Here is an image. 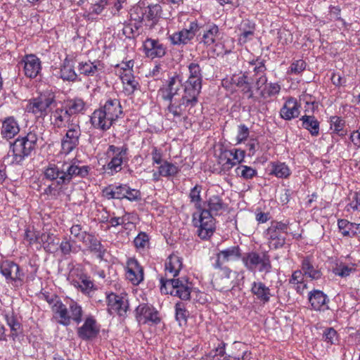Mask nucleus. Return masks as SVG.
I'll list each match as a JSON object with an SVG mask.
<instances>
[{
    "mask_svg": "<svg viewBox=\"0 0 360 360\" xmlns=\"http://www.w3.org/2000/svg\"><path fill=\"white\" fill-rule=\"evenodd\" d=\"M198 95L184 90V95L180 99L169 101L167 110L174 117L186 118L187 117L186 112L191 114L192 108L198 103Z\"/></svg>",
    "mask_w": 360,
    "mask_h": 360,
    "instance_id": "obj_4",
    "label": "nucleus"
},
{
    "mask_svg": "<svg viewBox=\"0 0 360 360\" xmlns=\"http://www.w3.org/2000/svg\"><path fill=\"white\" fill-rule=\"evenodd\" d=\"M175 290L173 291V296H176L182 300H189L193 289L192 283L184 277L177 278L175 282Z\"/></svg>",
    "mask_w": 360,
    "mask_h": 360,
    "instance_id": "obj_23",
    "label": "nucleus"
},
{
    "mask_svg": "<svg viewBox=\"0 0 360 360\" xmlns=\"http://www.w3.org/2000/svg\"><path fill=\"white\" fill-rule=\"evenodd\" d=\"M140 25L134 24V27L131 24L126 25L123 27L122 33L128 38L134 37L135 34L138 32Z\"/></svg>",
    "mask_w": 360,
    "mask_h": 360,
    "instance_id": "obj_64",
    "label": "nucleus"
},
{
    "mask_svg": "<svg viewBox=\"0 0 360 360\" xmlns=\"http://www.w3.org/2000/svg\"><path fill=\"white\" fill-rule=\"evenodd\" d=\"M242 262L244 266L251 272L258 271L266 275L272 270L270 256L266 253L259 254L255 251L245 253L242 257Z\"/></svg>",
    "mask_w": 360,
    "mask_h": 360,
    "instance_id": "obj_3",
    "label": "nucleus"
},
{
    "mask_svg": "<svg viewBox=\"0 0 360 360\" xmlns=\"http://www.w3.org/2000/svg\"><path fill=\"white\" fill-rule=\"evenodd\" d=\"M84 244L86 245L89 248V250L91 252L94 253L98 258L101 259H103L104 255L106 252V249L101 244V241L98 240L94 235L90 233L86 238V239H85Z\"/></svg>",
    "mask_w": 360,
    "mask_h": 360,
    "instance_id": "obj_33",
    "label": "nucleus"
},
{
    "mask_svg": "<svg viewBox=\"0 0 360 360\" xmlns=\"http://www.w3.org/2000/svg\"><path fill=\"white\" fill-rule=\"evenodd\" d=\"M129 148L127 145H123L121 147H117L114 145H110L108 147V153H112L113 156L112 159L120 160L122 162H127Z\"/></svg>",
    "mask_w": 360,
    "mask_h": 360,
    "instance_id": "obj_42",
    "label": "nucleus"
},
{
    "mask_svg": "<svg viewBox=\"0 0 360 360\" xmlns=\"http://www.w3.org/2000/svg\"><path fill=\"white\" fill-rule=\"evenodd\" d=\"M70 233L76 240L79 242H82L83 243L85 241V239H86L88 236L90 234L86 231H84L82 225L80 224L72 225L70 228Z\"/></svg>",
    "mask_w": 360,
    "mask_h": 360,
    "instance_id": "obj_53",
    "label": "nucleus"
},
{
    "mask_svg": "<svg viewBox=\"0 0 360 360\" xmlns=\"http://www.w3.org/2000/svg\"><path fill=\"white\" fill-rule=\"evenodd\" d=\"M7 325L11 330V337L13 340L18 336V332L20 329V323L17 320L13 313H8L4 316Z\"/></svg>",
    "mask_w": 360,
    "mask_h": 360,
    "instance_id": "obj_46",
    "label": "nucleus"
},
{
    "mask_svg": "<svg viewBox=\"0 0 360 360\" xmlns=\"http://www.w3.org/2000/svg\"><path fill=\"white\" fill-rule=\"evenodd\" d=\"M345 120L338 116L330 118V129L340 136H344L345 131L344 130Z\"/></svg>",
    "mask_w": 360,
    "mask_h": 360,
    "instance_id": "obj_52",
    "label": "nucleus"
},
{
    "mask_svg": "<svg viewBox=\"0 0 360 360\" xmlns=\"http://www.w3.org/2000/svg\"><path fill=\"white\" fill-rule=\"evenodd\" d=\"M71 118L70 114L66 111L64 107L56 108L51 111L50 115L51 124L54 128L63 129L66 127L68 122Z\"/></svg>",
    "mask_w": 360,
    "mask_h": 360,
    "instance_id": "obj_24",
    "label": "nucleus"
},
{
    "mask_svg": "<svg viewBox=\"0 0 360 360\" xmlns=\"http://www.w3.org/2000/svg\"><path fill=\"white\" fill-rule=\"evenodd\" d=\"M306 68V63L299 59L295 60L290 65L288 72L290 74L298 75L303 72Z\"/></svg>",
    "mask_w": 360,
    "mask_h": 360,
    "instance_id": "obj_59",
    "label": "nucleus"
},
{
    "mask_svg": "<svg viewBox=\"0 0 360 360\" xmlns=\"http://www.w3.org/2000/svg\"><path fill=\"white\" fill-rule=\"evenodd\" d=\"M159 175L165 177H169L176 175L179 168L174 164L165 161L159 167Z\"/></svg>",
    "mask_w": 360,
    "mask_h": 360,
    "instance_id": "obj_47",
    "label": "nucleus"
},
{
    "mask_svg": "<svg viewBox=\"0 0 360 360\" xmlns=\"http://www.w3.org/2000/svg\"><path fill=\"white\" fill-rule=\"evenodd\" d=\"M229 155L233 158L236 164H238L243 160L245 151L240 149H233L231 150H226L223 153V156H227Z\"/></svg>",
    "mask_w": 360,
    "mask_h": 360,
    "instance_id": "obj_58",
    "label": "nucleus"
},
{
    "mask_svg": "<svg viewBox=\"0 0 360 360\" xmlns=\"http://www.w3.org/2000/svg\"><path fill=\"white\" fill-rule=\"evenodd\" d=\"M56 102L54 96L51 94H41L30 101L27 110L37 117H44L49 112L51 105Z\"/></svg>",
    "mask_w": 360,
    "mask_h": 360,
    "instance_id": "obj_7",
    "label": "nucleus"
},
{
    "mask_svg": "<svg viewBox=\"0 0 360 360\" xmlns=\"http://www.w3.org/2000/svg\"><path fill=\"white\" fill-rule=\"evenodd\" d=\"M355 270V264L349 266L343 263H340L333 269V271L335 275L345 278L349 276L351 273L354 272Z\"/></svg>",
    "mask_w": 360,
    "mask_h": 360,
    "instance_id": "obj_51",
    "label": "nucleus"
},
{
    "mask_svg": "<svg viewBox=\"0 0 360 360\" xmlns=\"http://www.w3.org/2000/svg\"><path fill=\"white\" fill-rule=\"evenodd\" d=\"M148 13L146 14V18L152 22V25H155L160 17L162 7L160 4H151L148 6Z\"/></svg>",
    "mask_w": 360,
    "mask_h": 360,
    "instance_id": "obj_43",
    "label": "nucleus"
},
{
    "mask_svg": "<svg viewBox=\"0 0 360 360\" xmlns=\"http://www.w3.org/2000/svg\"><path fill=\"white\" fill-rule=\"evenodd\" d=\"M302 270L304 276L309 277L311 279L317 280L321 277V272L319 269H316L310 259L307 257L302 262Z\"/></svg>",
    "mask_w": 360,
    "mask_h": 360,
    "instance_id": "obj_39",
    "label": "nucleus"
},
{
    "mask_svg": "<svg viewBox=\"0 0 360 360\" xmlns=\"http://www.w3.org/2000/svg\"><path fill=\"white\" fill-rule=\"evenodd\" d=\"M70 321L72 319L77 324L82 321L83 310L82 307L75 301L70 300L68 303Z\"/></svg>",
    "mask_w": 360,
    "mask_h": 360,
    "instance_id": "obj_40",
    "label": "nucleus"
},
{
    "mask_svg": "<svg viewBox=\"0 0 360 360\" xmlns=\"http://www.w3.org/2000/svg\"><path fill=\"white\" fill-rule=\"evenodd\" d=\"M110 120L115 122L122 113L120 102L116 98L108 99L105 104L100 108Z\"/></svg>",
    "mask_w": 360,
    "mask_h": 360,
    "instance_id": "obj_25",
    "label": "nucleus"
},
{
    "mask_svg": "<svg viewBox=\"0 0 360 360\" xmlns=\"http://www.w3.org/2000/svg\"><path fill=\"white\" fill-rule=\"evenodd\" d=\"M124 194V198H127L129 201H137L141 198L140 191L131 188L129 186H127V189H125Z\"/></svg>",
    "mask_w": 360,
    "mask_h": 360,
    "instance_id": "obj_61",
    "label": "nucleus"
},
{
    "mask_svg": "<svg viewBox=\"0 0 360 360\" xmlns=\"http://www.w3.org/2000/svg\"><path fill=\"white\" fill-rule=\"evenodd\" d=\"M198 32L200 43H202L206 46L213 45L219 34V27L214 23H207L200 26Z\"/></svg>",
    "mask_w": 360,
    "mask_h": 360,
    "instance_id": "obj_16",
    "label": "nucleus"
},
{
    "mask_svg": "<svg viewBox=\"0 0 360 360\" xmlns=\"http://www.w3.org/2000/svg\"><path fill=\"white\" fill-rule=\"evenodd\" d=\"M108 310L110 314H117L119 316H124L128 309V303L124 297L115 293L107 295Z\"/></svg>",
    "mask_w": 360,
    "mask_h": 360,
    "instance_id": "obj_17",
    "label": "nucleus"
},
{
    "mask_svg": "<svg viewBox=\"0 0 360 360\" xmlns=\"http://www.w3.org/2000/svg\"><path fill=\"white\" fill-rule=\"evenodd\" d=\"M20 131L18 122L13 116H8L1 121V135L9 140L14 138Z\"/></svg>",
    "mask_w": 360,
    "mask_h": 360,
    "instance_id": "obj_20",
    "label": "nucleus"
},
{
    "mask_svg": "<svg viewBox=\"0 0 360 360\" xmlns=\"http://www.w3.org/2000/svg\"><path fill=\"white\" fill-rule=\"evenodd\" d=\"M137 249H144L149 245V236L144 232L139 233L134 240Z\"/></svg>",
    "mask_w": 360,
    "mask_h": 360,
    "instance_id": "obj_57",
    "label": "nucleus"
},
{
    "mask_svg": "<svg viewBox=\"0 0 360 360\" xmlns=\"http://www.w3.org/2000/svg\"><path fill=\"white\" fill-rule=\"evenodd\" d=\"M250 65H254L253 70L255 72V75L256 77H259L260 75H265V71L266 70V66L264 65V60H256L255 61H252L250 63Z\"/></svg>",
    "mask_w": 360,
    "mask_h": 360,
    "instance_id": "obj_62",
    "label": "nucleus"
},
{
    "mask_svg": "<svg viewBox=\"0 0 360 360\" xmlns=\"http://www.w3.org/2000/svg\"><path fill=\"white\" fill-rule=\"evenodd\" d=\"M79 123L80 122L79 118H77L76 117H71L66 125L68 127L67 131L75 132L77 131L78 132H81Z\"/></svg>",
    "mask_w": 360,
    "mask_h": 360,
    "instance_id": "obj_63",
    "label": "nucleus"
},
{
    "mask_svg": "<svg viewBox=\"0 0 360 360\" xmlns=\"http://www.w3.org/2000/svg\"><path fill=\"white\" fill-rule=\"evenodd\" d=\"M89 169V166H79L75 161L49 164L45 168L44 174L46 179L52 181L55 186H49L44 193L56 198L59 195L60 191L66 188L74 178L87 176Z\"/></svg>",
    "mask_w": 360,
    "mask_h": 360,
    "instance_id": "obj_1",
    "label": "nucleus"
},
{
    "mask_svg": "<svg viewBox=\"0 0 360 360\" xmlns=\"http://www.w3.org/2000/svg\"><path fill=\"white\" fill-rule=\"evenodd\" d=\"M129 148L127 145H123L121 147H117L114 145H110L108 147V153H112L113 156L112 159L120 160L122 162H127Z\"/></svg>",
    "mask_w": 360,
    "mask_h": 360,
    "instance_id": "obj_41",
    "label": "nucleus"
},
{
    "mask_svg": "<svg viewBox=\"0 0 360 360\" xmlns=\"http://www.w3.org/2000/svg\"><path fill=\"white\" fill-rule=\"evenodd\" d=\"M302 126L307 129L312 136H317L319 133V122L314 117L310 115H304L300 118Z\"/></svg>",
    "mask_w": 360,
    "mask_h": 360,
    "instance_id": "obj_38",
    "label": "nucleus"
},
{
    "mask_svg": "<svg viewBox=\"0 0 360 360\" xmlns=\"http://www.w3.org/2000/svg\"><path fill=\"white\" fill-rule=\"evenodd\" d=\"M85 102L80 98L69 99L65 102L64 108L71 117L74 115L83 113L85 108Z\"/></svg>",
    "mask_w": 360,
    "mask_h": 360,
    "instance_id": "obj_36",
    "label": "nucleus"
},
{
    "mask_svg": "<svg viewBox=\"0 0 360 360\" xmlns=\"http://www.w3.org/2000/svg\"><path fill=\"white\" fill-rule=\"evenodd\" d=\"M182 267V258L175 254L170 255L165 264L166 276L169 274L172 276L176 277Z\"/></svg>",
    "mask_w": 360,
    "mask_h": 360,
    "instance_id": "obj_30",
    "label": "nucleus"
},
{
    "mask_svg": "<svg viewBox=\"0 0 360 360\" xmlns=\"http://www.w3.org/2000/svg\"><path fill=\"white\" fill-rule=\"evenodd\" d=\"M232 271L227 266L223 269V271L218 274L212 280V283L214 289L219 291H229L236 284L231 277Z\"/></svg>",
    "mask_w": 360,
    "mask_h": 360,
    "instance_id": "obj_15",
    "label": "nucleus"
},
{
    "mask_svg": "<svg viewBox=\"0 0 360 360\" xmlns=\"http://www.w3.org/2000/svg\"><path fill=\"white\" fill-rule=\"evenodd\" d=\"M207 209L202 207L199 212L193 214V225L198 228V236L202 240H207L214 233L215 222L213 215H218L226 208L222 199L218 195L211 196L206 202Z\"/></svg>",
    "mask_w": 360,
    "mask_h": 360,
    "instance_id": "obj_2",
    "label": "nucleus"
},
{
    "mask_svg": "<svg viewBox=\"0 0 360 360\" xmlns=\"http://www.w3.org/2000/svg\"><path fill=\"white\" fill-rule=\"evenodd\" d=\"M288 224L274 221L264 231V236L271 249L281 248L285 244Z\"/></svg>",
    "mask_w": 360,
    "mask_h": 360,
    "instance_id": "obj_6",
    "label": "nucleus"
},
{
    "mask_svg": "<svg viewBox=\"0 0 360 360\" xmlns=\"http://www.w3.org/2000/svg\"><path fill=\"white\" fill-rule=\"evenodd\" d=\"M176 319L180 326L186 325L189 312L185 307V304L182 302H179L175 305Z\"/></svg>",
    "mask_w": 360,
    "mask_h": 360,
    "instance_id": "obj_45",
    "label": "nucleus"
},
{
    "mask_svg": "<svg viewBox=\"0 0 360 360\" xmlns=\"http://www.w3.org/2000/svg\"><path fill=\"white\" fill-rule=\"evenodd\" d=\"M82 132L67 131L61 141V151L65 154H69L79 143V137Z\"/></svg>",
    "mask_w": 360,
    "mask_h": 360,
    "instance_id": "obj_28",
    "label": "nucleus"
},
{
    "mask_svg": "<svg viewBox=\"0 0 360 360\" xmlns=\"http://www.w3.org/2000/svg\"><path fill=\"white\" fill-rule=\"evenodd\" d=\"M143 269L134 258H129L127 262V278L133 284L139 285L143 280Z\"/></svg>",
    "mask_w": 360,
    "mask_h": 360,
    "instance_id": "obj_18",
    "label": "nucleus"
},
{
    "mask_svg": "<svg viewBox=\"0 0 360 360\" xmlns=\"http://www.w3.org/2000/svg\"><path fill=\"white\" fill-rule=\"evenodd\" d=\"M160 282L161 292L165 295L169 294L173 295V291L175 290L174 285H176L175 282H176V278H175V277L169 278L165 276V277H161Z\"/></svg>",
    "mask_w": 360,
    "mask_h": 360,
    "instance_id": "obj_44",
    "label": "nucleus"
},
{
    "mask_svg": "<svg viewBox=\"0 0 360 360\" xmlns=\"http://www.w3.org/2000/svg\"><path fill=\"white\" fill-rule=\"evenodd\" d=\"M100 333V326L93 316L86 317L84 323L77 329V336L84 341L95 339Z\"/></svg>",
    "mask_w": 360,
    "mask_h": 360,
    "instance_id": "obj_13",
    "label": "nucleus"
},
{
    "mask_svg": "<svg viewBox=\"0 0 360 360\" xmlns=\"http://www.w3.org/2000/svg\"><path fill=\"white\" fill-rule=\"evenodd\" d=\"M182 86L181 77L175 74L160 89L159 93L164 101H172L174 97L179 94Z\"/></svg>",
    "mask_w": 360,
    "mask_h": 360,
    "instance_id": "obj_12",
    "label": "nucleus"
},
{
    "mask_svg": "<svg viewBox=\"0 0 360 360\" xmlns=\"http://www.w3.org/2000/svg\"><path fill=\"white\" fill-rule=\"evenodd\" d=\"M219 252L226 262L237 259L241 257V250L238 245L231 246Z\"/></svg>",
    "mask_w": 360,
    "mask_h": 360,
    "instance_id": "obj_49",
    "label": "nucleus"
},
{
    "mask_svg": "<svg viewBox=\"0 0 360 360\" xmlns=\"http://www.w3.org/2000/svg\"><path fill=\"white\" fill-rule=\"evenodd\" d=\"M239 31L240 32L239 41L245 44L252 38L255 32V24L248 20H243L240 24Z\"/></svg>",
    "mask_w": 360,
    "mask_h": 360,
    "instance_id": "obj_37",
    "label": "nucleus"
},
{
    "mask_svg": "<svg viewBox=\"0 0 360 360\" xmlns=\"http://www.w3.org/2000/svg\"><path fill=\"white\" fill-rule=\"evenodd\" d=\"M202 187L201 185L196 184L189 193V198L191 200V202L195 204V207L198 210V212L200 211L202 206H201V201L202 198L200 196V193L202 191Z\"/></svg>",
    "mask_w": 360,
    "mask_h": 360,
    "instance_id": "obj_48",
    "label": "nucleus"
},
{
    "mask_svg": "<svg viewBox=\"0 0 360 360\" xmlns=\"http://www.w3.org/2000/svg\"><path fill=\"white\" fill-rule=\"evenodd\" d=\"M309 301L314 310H321L326 307V304L329 301L327 295L322 291L314 290L309 294Z\"/></svg>",
    "mask_w": 360,
    "mask_h": 360,
    "instance_id": "obj_31",
    "label": "nucleus"
},
{
    "mask_svg": "<svg viewBox=\"0 0 360 360\" xmlns=\"http://www.w3.org/2000/svg\"><path fill=\"white\" fill-rule=\"evenodd\" d=\"M24 65V72L26 77L35 78L41 70V61L36 56L30 54L25 56L21 61Z\"/></svg>",
    "mask_w": 360,
    "mask_h": 360,
    "instance_id": "obj_19",
    "label": "nucleus"
},
{
    "mask_svg": "<svg viewBox=\"0 0 360 360\" xmlns=\"http://www.w3.org/2000/svg\"><path fill=\"white\" fill-rule=\"evenodd\" d=\"M237 175L240 176L245 179H252L257 174V172L253 168L246 166L240 165L236 169Z\"/></svg>",
    "mask_w": 360,
    "mask_h": 360,
    "instance_id": "obj_56",
    "label": "nucleus"
},
{
    "mask_svg": "<svg viewBox=\"0 0 360 360\" xmlns=\"http://www.w3.org/2000/svg\"><path fill=\"white\" fill-rule=\"evenodd\" d=\"M146 55L151 58H161L165 55V48L158 40L148 38L143 43Z\"/></svg>",
    "mask_w": 360,
    "mask_h": 360,
    "instance_id": "obj_22",
    "label": "nucleus"
},
{
    "mask_svg": "<svg viewBox=\"0 0 360 360\" xmlns=\"http://www.w3.org/2000/svg\"><path fill=\"white\" fill-rule=\"evenodd\" d=\"M136 316L137 321L143 324L149 322L158 324L160 322L158 311L152 306L146 304H139L137 307L136 309Z\"/></svg>",
    "mask_w": 360,
    "mask_h": 360,
    "instance_id": "obj_14",
    "label": "nucleus"
},
{
    "mask_svg": "<svg viewBox=\"0 0 360 360\" xmlns=\"http://www.w3.org/2000/svg\"><path fill=\"white\" fill-rule=\"evenodd\" d=\"M145 13L141 7H135L131 10L130 19L135 21V23L140 25L143 20Z\"/></svg>",
    "mask_w": 360,
    "mask_h": 360,
    "instance_id": "obj_60",
    "label": "nucleus"
},
{
    "mask_svg": "<svg viewBox=\"0 0 360 360\" xmlns=\"http://www.w3.org/2000/svg\"><path fill=\"white\" fill-rule=\"evenodd\" d=\"M251 292L263 304L268 303L272 296L269 288L261 281H254L252 283Z\"/></svg>",
    "mask_w": 360,
    "mask_h": 360,
    "instance_id": "obj_26",
    "label": "nucleus"
},
{
    "mask_svg": "<svg viewBox=\"0 0 360 360\" xmlns=\"http://www.w3.org/2000/svg\"><path fill=\"white\" fill-rule=\"evenodd\" d=\"M281 86L277 83H270L260 91V95L263 98H268L278 94L280 92Z\"/></svg>",
    "mask_w": 360,
    "mask_h": 360,
    "instance_id": "obj_55",
    "label": "nucleus"
},
{
    "mask_svg": "<svg viewBox=\"0 0 360 360\" xmlns=\"http://www.w3.org/2000/svg\"><path fill=\"white\" fill-rule=\"evenodd\" d=\"M53 311L58 316V323L63 326H68L70 323L68 308L61 301H56L52 307Z\"/></svg>",
    "mask_w": 360,
    "mask_h": 360,
    "instance_id": "obj_35",
    "label": "nucleus"
},
{
    "mask_svg": "<svg viewBox=\"0 0 360 360\" xmlns=\"http://www.w3.org/2000/svg\"><path fill=\"white\" fill-rule=\"evenodd\" d=\"M199 30V24L196 20H193L182 30L171 34L169 39L174 45H186L194 39Z\"/></svg>",
    "mask_w": 360,
    "mask_h": 360,
    "instance_id": "obj_8",
    "label": "nucleus"
},
{
    "mask_svg": "<svg viewBox=\"0 0 360 360\" xmlns=\"http://www.w3.org/2000/svg\"><path fill=\"white\" fill-rule=\"evenodd\" d=\"M120 74L125 94L127 95L133 94L139 86V82L135 79L133 72L128 70L127 73Z\"/></svg>",
    "mask_w": 360,
    "mask_h": 360,
    "instance_id": "obj_34",
    "label": "nucleus"
},
{
    "mask_svg": "<svg viewBox=\"0 0 360 360\" xmlns=\"http://www.w3.org/2000/svg\"><path fill=\"white\" fill-rule=\"evenodd\" d=\"M272 173L278 178H286L290 175V169L285 163H276L273 165Z\"/></svg>",
    "mask_w": 360,
    "mask_h": 360,
    "instance_id": "obj_54",
    "label": "nucleus"
},
{
    "mask_svg": "<svg viewBox=\"0 0 360 360\" xmlns=\"http://www.w3.org/2000/svg\"><path fill=\"white\" fill-rule=\"evenodd\" d=\"M37 135L34 132H29L25 136L17 139L11 146L14 161L20 163L30 155L37 147Z\"/></svg>",
    "mask_w": 360,
    "mask_h": 360,
    "instance_id": "obj_5",
    "label": "nucleus"
},
{
    "mask_svg": "<svg viewBox=\"0 0 360 360\" xmlns=\"http://www.w3.org/2000/svg\"><path fill=\"white\" fill-rule=\"evenodd\" d=\"M0 272L6 278L7 283H14L15 286L22 285L25 274L14 262L2 261L0 264Z\"/></svg>",
    "mask_w": 360,
    "mask_h": 360,
    "instance_id": "obj_9",
    "label": "nucleus"
},
{
    "mask_svg": "<svg viewBox=\"0 0 360 360\" xmlns=\"http://www.w3.org/2000/svg\"><path fill=\"white\" fill-rule=\"evenodd\" d=\"M189 77L184 84V89L187 91L199 96L202 88V70L196 63H191L188 65Z\"/></svg>",
    "mask_w": 360,
    "mask_h": 360,
    "instance_id": "obj_11",
    "label": "nucleus"
},
{
    "mask_svg": "<svg viewBox=\"0 0 360 360\" xmlns=\"http://www.w3.org/2000/svg\"><path fill=\"white\" fill-rule=\"evenodd\" d=\"M233 82L241 89L244 94H248V98H254V94L252 90V79L248 76V72H245L242 75L232 79Z\"/></svg>",
    "mask_w": 360,
    "mask_h": 360,
    "instance_id": "obj_32",
    "label": "nucleus"
},
{
    "mask_svg": "<svg viewBox=\"0 0 360 360\" xmlns=\"http://www.w3.org/2000/svg\"><path fill=\"white\" fill-rule=\"evenodd\" d=\"M300 105L297 100L293 98H288L280 111L281 117L286 120L298 117Z\"/></svg>",
    "mask_w": 360,
    "mask_h": 360,
    "instance_id": "obj_29",
    "label": "nucleus"
},
{
    "mask_svg": "<svg viewBox=\"0 0 360 360\" xmlns=\"http://www.w3.org/2000/svg\"><path fill=\"white\" fill-rule=\"evenodd\" d=\"M104 65L100 60L81 62L78 70L81 75L88 77L98 76L103 72Z\"/></svg>",
    "mask_w": 360,
    "mask_h": 360,
    "instance_id": "obj_21",
    "label": "nucleus"
},
{
    "mask_svg": "<svg viewBox=\"0 0 360 360\" xmlns=\"http://www.w3.org/2000/svg\"><path fill=\"white\" fill-rule=\"evenodd\" d=\"M113 122L101 108L94 110L91 117V123L94 127L103 131L109 129Z\"/></svg>",
    "mask_w": 360,
    "mask_h": 360,
    "instance_id": "obj_27",
    "label": "nucleus"
},
{
    "mask_svg": "<svg viewBox=\"0 0 360 360\" xmlns=\"http://www.w3.org/2000/svg\"><path fill=\"white\" fill-rule=\"evenodd\" d=\"M60 77L63 80L74 82L77 77L74 67L70 65L69 63H64V65L60 69Z\"/></svg>",
    "mask_w": 360,
    "mask_h": 360,
    "instance_id": "obj_50",
    "label": "nucleus"
},
{
    "mask_svg": "<svg viewBox=\"0 0 360 360\" xmlns=\"http://www.w3.org/2000/svg\"><path fill=\"white\" fill-rule=\"evenodd\" d=\"M68 280L73 286L80 290L84 294H89L96 289L90 276L79 268L73 269L70 271Z\"/></svg>",
    "mask_w": 360,
    "mask_h": 360,
    "instance_id": "obj_10",
    "label": "nucleus"
}]
</instances>
